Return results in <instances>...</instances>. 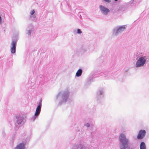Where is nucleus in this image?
Wrapping results in <instances>:
<instances>
[{
	"mask_svg": "<svg viewBox=\"0 0 149 149\" xmlns=\"http://www.w3.org/2000/svg\"><path fill=\"white\" fill-rule=\"evenodd\" d=\"M119 139L122 143V145L120 147L121 149H125L127 148L128 141L126 138L125 135L123 134H121L120 136Z\"/></svg>",
	"mask_w": 149,
	"mask_h": 149,
	"instance_id": "obj_1",
	"label": "nucleus"
},
{
	"mask_svg": "<svg viewBox=\"0 0 149 149\" xmlns=\"http://www.w3.org/2000/svg\"><path fill=\"white\" fill-rule=\"evenodd\" d=\"M145 57H141L139 58L137 61L136 64V67H139L143 66L145 64L146 62V59Z\"/></svg>",
	"mask_w": 149,
	"mask_h": 149,
	"instance_id": "obj_2",
	"label": "nucleus"
},
{
	"mask_svg": "<svg viewBox=\"0 0 149 149\" xmlns=\"http://www.w3.org/2000/svg\"><path fill=\"white\" fill-rule=\"evenodd\" d=\"M146 132V131L144 130L140 131L137 136V138L139 139H142L145 136Z\"/></svg>",
	"mask_w": 149,
	"mask_h": 149,
	"instance_id": "obj_3",
	"label": "nucleus"
},
{
	"mask_svg": "<svg viewBox=\"0 0 149 149\" xmlns=\"http://www.w3.org/2000/svg\"><path fill=\"white\" fill-rule=\"evenodd\" d=\"M100 7L102 12L104 14L107 15L108 13L109 12V9L105 7L100 6Z\"/></svg>",
	"mask_w": 149,
	"mask_h": 149,
	"instance_id": "obj_4",
	"label": "nucleus"
},
{
	"mask_svg": "<svg viewBox=\"0 0 149 149\" xmlns=\"http://www.w3.org/2000/svg\"><path fill=\"white\" fill-rule=\"evenodd\" d=\"M16 42L13 41L11 43V52L12 53H14L15 52L16 45Z\"/></svg>",
	"mask_w": 149,
	"mask_h": 149,
	"instance_id": "obj_5",
	"label": "nucleus"
},
{
	"mask_svg": "<svg viewBox=\"0 0 149 149\" xmlns=\"http://www.w3.org/2000/svg\"><path fill=\"white\" fill-rule=\"evenodd\" d=\"M41 102H40L39 103V105L37 107L36 112L35 114V115L36 116H38L40 113L41 111Z\"/></svg>",
	"mask_w": 149,
	"mask_h": 149,
	"instance_id": "obj_6",
	"label": "nucleus"
},
{
	"mask_svg": "<svg viewBox=\"0 0 149 149\" xmlns=\"http://www.w3.org/2000/svg\"><path fill=\"white\" fill-rule=\"evenodd\" d=\"M82 73V70L81 69H79L78 70L76 73V76L77 77H79L80 76Z\"/></svg>",
	"mask_w": 149,
	"mask_h": 149,
	"instance_id": "obj_7",
	"label": "nucleus"
},
{
	"mask_svg": "<svg viewBox=\"0 0 149 149\" xmlns=\"http://www.w3.org/2000/svg\"><path fill=\"white\" fill-rule=\"evenodd\" d=\"M146 145L143 142L141 143L140 146V149H146Z\"/></svg>",
	"mask_w": 149,
	"mask_h": 149,
	"instance_id": "obj_8",
	"label": "nucleus"
},
{
	"mask_svg": "<svg viewBox=\"0 0 149 149\" xmlns=\"http://www.w3.org/2000/svg\"><path fill=\"white\" fill-rule=\"evenodd\" d=\"M25 148L24 144L23 143H21L19 144V149H24Z\"/></svg>",
	"mask_w": 149,
	"mask_h": 149,
	"instance_id": "obj_9",
	"label": "nucleus"
},
{
	"mask_svg": "<svg viewBox=\"0 0 149 149\" xmlns=\"http://www.w3.org/2000/svg\"><path fill=\"white\" fill-rule=\"evenodd\" d=\"M125 29V27L123 26H121L117 30V33L118 32H120L121 31H123Z\"/></svg>",
	"mask_w": 149,
	"mask_h": 149,
	"instance_id": "obj_10",
	"label": "nucleus"
},
{
	"mask_svg": "<svg viewBox=\"0 0 149 149\" xmlns=\"http://www.w3.org/2000/svg\"><path fill=\"white\" fill-rule=\"evenodd\" d=\"M77 33H78L81 34L82 33V31L80 29H78L77 30Z\"/></svg>",
	"mask_w": 149,
	"mask_h": 149,
	"instance_id": "obj_11",
	"label": "nucleus"
},
{
	"mask_svg": "<svg viewBox=\"0 0 149 149\" xmlns=\"http://www.w3.org/2000/svg\"><path fill=\"white\" fill-rule=\"evenodd\" d=\"M35 12V11L34 10H32L31 11L30 13V14L31 15H33L34 13Z\"/></svg>",
	"mask_w": 149,
	"mask_h": 149,
	"instance_id": "obj_12",
	"label": "nucleus"
},
{
	"mask_svg": "<svg viewBox=\"0 0 149 149\" xmlns=\"http://www.w3.org/2000/svg\"><path fill=\"white\" fill-rule=\"evenodd\" d=\"M105 1L107 2H111V0H104Z\"/></svg>",
	"mask_w": 149,
	"mask_h": 149,
	"instance_id": "obj_13",
	"label": "nucleus"
},
{
	"mask_svg": "<svg viewBox=\"0 0 149 149\" xmlns=\"http://www.w3.org/2000/svg\"><path fill=\"white\" fill-rule=\"evenodd\" d=\"M14 149H19V146L17 145Z\"/></svg>",
	"mask_w": 149,
	"mask_h": 149,
	"instance_id": "obj_14",
	"label": "nucleus"
},
{
	"mask_svg": "<svg viewBox=\"0 0 149 149\" xmlns=\"http://www.w3.org/2000/svg\"><path fill=\"white\" fill-rule=\"evenodd\" d=\"M0 23H1V17L0 16Z\"/></svg>",
	"mask_w": 149,
	"mask_h": 149,
	"instance_id": "obj_15",
	"label": "nucleus"
},
{
	"mask_svg": "<svg viewBox=\"0 0 149 149\" xmlns=\"http://www.w3.org/2000/svg\"><path fill=\"white\" fill-rule=\"evenodd\" d=\"M86 126L87 127H89L90 125H89V124H86Z\"/></svg>",
	"mask_w": 149,
	"mask_h": 149,
	"instance_id": "obj_16",
	"label": "nucleus"
},
{
	"mask_svg": "<svg viewBox=\"0 0 149 149\" xmlns=\"http://www.w3.org/2000/svg\"><path fill=\"white\" fill-rule=\"evenodd\" d=\"M115 1H117L118 0H114Z\"/></svg>",
	"mask_w": 149,
	"mask_h": 149,
	"instance_id": "obj_17",
	"label": "nucleus"
}]
</instances>
